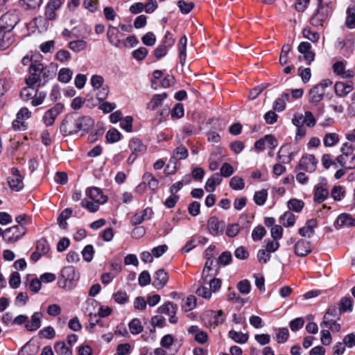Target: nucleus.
Masks as SVG:
<instances>
[{"mask_svg":"<svg viewBox=\"0 0 355 355\" xmlns=\"http://www.w3.org/2000/svg\"><path fill=\"white\" fill-rule=\"evenodd\" d=\"M355 146L345 142L340 148L341 155L336 157L338 164L345 169L355 168Z\"/></svg>","mask_w":355,"mask_h":355,"instance_id":"1","label":"nucleus"},{"mask_svg":"<svg viewBox=\"0 0 355 355\" xmlns=\"http://www.w3.org/2000/svg\"><path fill=\"white\" fill-rule=\"evenodd\" d=\"M78 278L79 275L76 272L74 267L66 266L60 272L58 281V286L66 290H71L74 286L73 282L78 281Z\"/></svg>","mask_w":355,"mask_h":355,"instance_id":"2","label":"nucleus"},{"mask_svg":"<svg viewBox=\"0 0 355 355\" xmlns=\"http://www.w3.org/2000/svg\"><path fill=\"white\" fill-rule=\"evenodd\" d=\"M30 76L26 79V83L28 86H33L37 83H41L42 76L44 79L47 76V71L43 64L39 62L31 64L29 67Z\"/></svg>","mask_w":355,"mask_h":355,"instance_id":"3","label":"nucleus"},{"mask_svg":"<svg viewBox=\"0 0 355 355\" xmlns=\"http://www.w3.org/2000/svg\"><path fill=\"white\" fill-rule=\"evenodd\" d=\"M189 155L188 150L186 147L180 145L175 148L173 155L169 161L168 164L165 168L167 174H173L176 171V160H182L186 159Z\"/></svg>","mask_w":355,"mask_h":355,"instance_id":"4","label":"nucleus"},{"mask_svg":"<svg viewBox=\"0 0 355 355\" xmlns=\"http://www.w3.org/2000/svg\"><path fill=\"white\" fill-rule=\"evenodd\" d=\"M26 233V227L12 226L4 230L3 240L8 243H15Z\"/></svg>","mask_w":355,"mask_h":355,"instance_id":"5","label":"nucleus"},{"mask_svg":"<svg viewBox=\"0 0 355 355\" xmlns=\"http://www.w3.org/2000/svg\"><path fill=\"white\" fill-rule=\"evenodd\" d=\"M206 326L216 327L222 324L225 320V315L223 311H209L202 318Z\"/></svg>","mask_w":355,"mask_h":355,"instance_id":"6","label":"nucleus"},{"mask_svg":"<svg viewBox=\"0 0 355 355\" xmlns=\"http://www.w3.org/2000/svg\"><path fill=\"white\" fill-rule=\"evenodd\" d=\"M329 196V189L327 182L325 179H322L318 184L315 185L313 189V200L315 202L321 203L324 202Z\"/></svg>","mask_w":355,"mask_h":355,"instance_id":"7","label":"nucleus"},{"mask_svg":"<svg viewBox=\"0 0 355 355\" xmlns=\"http://www.w3.org/2000/svg\"><path fill=\"white\" fill-rule=\"evenodd\" d=\"M60 131L64 136L76 134L78 132L76 118L73 115H68L63 119Z\"/></svg>","mask_w":355,"mask_h":355,"instance_id":"8","label":"nucleus"},{"mask_svg":"<svg viewBox=\"0 0 355 355\" xmlns=\"http://www.w3.org/2000/svg\"><path fill=\"white\" fill-rule=\"evenodd\" d=\"M19 22L17 15L14 12H6L0 18V28L8 32H12Z\"/></svg>","mask_w":355,"mask_h":355,"instance_id":"9","label":"nucleus"},{"mask_svg":"<svg viewBox=\"0 0 355 355\" xmlns=\"http://www.w3.org/2000/svg\"><path fill=\"white\" fill-rule=\"evenodd\" d=\"M64 106L61 103H57L49 109L43 115L42 121L46 126L53 125L56 117L63 111Z\"/></svg>","mask_w":355,"mask_h":355,"instance_id":"10","label":"nucleus"},{"mask_svg":"<svg viewBox=\"0 0 355 355\" xmlns=\"http://www.w3.org/2000/svg\"><path fill=\"white\" fill-rule=\"evenodd\" d=\"M318 164V160L313 155H305L302 157L298 164V168L309 173L313 172Z\"/></svg>","mask_w":355,"mask_h":355,"instance_id":"11","label":"nucleus"},{"mask_svg":"<svg viewBox=\"0 0 355 355\" xmlns=\"http://www.w3.org/2000/svg\"><path fill=\"white\" fill-rule=\"evenodd\" d=\"M8 183L10 188L15 191H19L24 188L23 178L17 168H12V175L8 178Z\"/></svg>","mask_w":355,"mask_h":355,"instance_id":"12","label":"nucleus"},{"mask_svg":"<svg viewBox=\"0 0 355 355\" xmlns=\"http://www.w3.org/2000/svg\"><path fill=\"white\" fill-rule=\"evenodd\" d=\"M327 10V8L318 6L317 10L313 13L310 19L311 24L314 26H322L324 22L330 15L328 14Z\"/></svg>","mask_w":355,"mask_h":355,"instance_id":"13","label":"nucleus"},{"mask_svg":"<svg viewBox=\"0 0 355 355\" xmlns=\"http://www.w3.org/2000/svg\"><path fill=\"white\" fill-rule=\"evenodd\" d=\"M207 227L211 235L216 236L223 232L225 223L224 221L220 220L217 217L211 216L208 220Z\"/></svg>","mask_w":355,"mask_h":355,"instance_id":"14","label":"nucleus"},{"mask_svg":"<svg viewBox=\"0 0 355 355\" xmlns=\"http://www.w3.org/2000/svg\"><path fill=\"white\" fill-rule=\"evenodd\" d=\"M62 6L61 0H50L46 7L44 16L47 20L52 21L56 19L55 11Z\"/></svg>","mask_w":355,"mask_h":355,"instance_id":"15","label":"nucleus"},{"mask_svg":"<svg viewBox=\"0 0 355 355\" xmlns=\"http://www.w3.org/2000/svg\"><path fill=\"white\" fill-rule=\"evenodd\" d=\"M294 251L295 254L298 257H306L312 251L311 243L304 239H300L295 243Z\"/></svg>","mask_w":355,"mask_h":355,"instance_id":"16","label":"nucleus"},{"mask_svg":"<svg viewBox=\"0 0 355 355\" xmlns=\"http://www.w3.org/2000/svg\"><path fill=\"white\" fill-rule=\"evenodd\" d=\"M86 194L92 200L97 204L103 205L107 201V197L103 195L101 189L97 187L87 189Z\"/></svg>","mask_w":355,"mask_h":355,"instance_id":"17","label":"nucleus"},{"mask_svg":"<svg viewBox=\"0 0 355 355\" xmlns=\"http://www.w3.org/2000/svg\"><path fill=\"white\" fill-rule=\"evenodd\" d=\"M168 275L164 269L157 270L153 277V285L157 289L162 288L168 280Z\"/></svg>","mask_w":355,"mask_h":355,"instance_id":"18","label":"nucleus"},{"mask_svg":"<svg viewBox=\"0 0 355 355\" xmlns=\"http://www.w3.org/2000/svg\"><path fill=\"white\" fill-rule=\"evenodd\" d=\"M153 212L150 208H146L142 211L137 212L130 220L132 225H137L143 223V221L149 220Z\"/></svg>","mask_w":355,"mask_h":355,"instance_id":"19","label":"nucleus"},{"mask_svg":"<svg viewBox=\"0 0 355 355\" xmlns=\"http://www.w3.org/2000/svg\"><path fill=\"white\" fill-rule=\"evenodd\" d=\"M355 37L353 35H348L343 41H339L337 48L341 51L345 55H349L354 49Z\"/></svg>","mask_w":355,"mask_h":355,"instance_id":"20","label":"nucleus"},{"mask_svg":"<svg viewBox=\"0 0 355 355\" xmlns=\"http://www.w3.org/2000/svg\"><path fill=\"white\" fill-rule=\"evenodd\" d=\"M294 153L291 151L290 145L282 146L277 153V159L282 163H289L293 159Z\"/></svg>","mask_w":355,"mask_h":355,"instance_id":"21","label":"nucleus"},{"mask_svg":"<svg viewBox=\"0 0 355 355\" xmlns=\"http://www.w3.org/2000/svg\"><path fill=\"white\" fill-rule=\"evenodd\" d=\"M42 315L40 312H35L30 321L27 320L25 324L26 329L29 331H35L37 330L42 324Z\"/></svg>","mask_w":355,"mask_h":355,"instance_id":"22","label":"nucleus"},{"mask_svg":"<svg viewBox=\"0 0 355 355\" xmlns=\"http://www.w3.org/2000/svg\"><path fill=\"white\" fill-rule=\"evenodd\" d=\"M324 95V92L321 87L316 85L309 91V101L316 105L322 100Z\"/></svg>","mask_w":355,"mask_h":355,"instance_id":"23","label":"nucleus"},{"mask_svg":"<svg viewBox=\"0 0 355 355\" xmlns=\"http://www.w3.org/2000/svg\"><path fill=\"white\" fill-rule=\"evenodd\" d=\"M14 41L12 32H8L0 28V49H6Z\"/></svg>","mask_w":355,"mask_h":355,"instance_id":"24","label":"nucleus"},{"mask_svg":"<svg viewBox=\"0 0 355 355\" xmlns=\"http://www.w3.org/2000/svg\"><path fill=\"white\" fill-rule=\"evenodd\" d=\"M119 31L118 30L117 28L113 26H110L108 27L107 32L108 41L112 45L116 47H119L121 43V40L119 39Z\"/></svg>","mask_w":355,"mask_h":355,"instance_id":"25","label":"nucleus"},{"mask_svg":"<svg viewBox=\"0 0 355 355\" xmlns=\"http://www.w3.org/2000/svg\"><path fill=\"white\" fill-rule=\"evenodd\" d=\"M128 147L132 153L137 155L144 153L146 150V146L137 138L130 139L128 144Z\"/></svg>","mask_w":355,"mask_h":355,"instance_id":"26","label":"nucleus"},{"mask_svg":"<svg viewBox=\"0 0 355 355\" xmlns=\"http://www.w3.org/2000/svg\"><path fill=\"white\" fill-rule=\"evenodd\" d=\"M167 94L165 92L154 95L148 103L147 108L151 110H155L162 105L163 101L167 98Z\"/></svg>","mask_w":355,"mask_h":355,"instance_id":"27","label":"nucleus"},{"mask_svg":"<svg viewBox=\"0 0 355 355\" xmlns=\"http://www.w3.org/2000/svg\"><path fill=\"white\" fill-rule=\"evenodd\" d=\"M336 224L340 227H353L355 226V219L349 214H342L338 217Z\"/></svg>","mask_w":355,"mask_h":355,"instance_id":"28","label":"nucleus"},{"mask_svg":"<svg viewBox=\"0 0 355 355\" xmlns=\"http://www.w3.org/2000/svg\"><path fill=\"white\" fill-rule=\"evenodd\" d=\"M334 89L336 95L339 96H344L351 92L353 87L350 83L337 82L334 85Z\"/></svg>","mask_w":355,"mask_h":355,"instance_id":"29","label":"nucleus"},{"mask_svg":"<svg viewBox=\"0 0 355 355\" xmlns=\"http://www.w3.org/2000/svg\"><path fill=\"white\" fill-rule=\"evenodd\" d=\"M76 121L78 131H87L94 125L93 119L88 116L77 117Z\"/></svg>","mask_w":355,"mask_h":355,"instance_id":"30","label":"nucleus"},{"mask_svg":"<svg viewBox=\"0 0 355 355\" xmlns=\"http://www.w3.org/2000/svg\"><path fill=\"white\" fill-rule=\"evenodd\" d=\"M222 178L219 173H214L206 182L205 189L207 192H213L216 189V186L221 183Z\"/></svg>","mask_w":355,"mask_h":355,"instance_id":"31","label":"nucleus"},{"mask_svg":"<svg viewBox=\"0 0 355 355\" xmlns=\"http://www.w3.org/2000/svg\"><path fill=\"white\" fill-rule=\"evenodd\" d=\"M187 39L185 35L182 36L178 42V51H179V58L180 62L182 65H184L186 61L187 58Z\"/></svg>","mask_w":355,"mask_h":355,"instance_id":"32","label":"nucleus"},{"mask_svg":"<svg viewBox=\"0 0 355 355\" xmlns=\"http://www.w3.org/2000/svg\"><path fill=\"white\" fill-rule=\"evenodd\" d=\"M200 286L196 290V294L202 297L205 299H210L211 296V290L210 289V287L209 286V284H207V282H205V279H201L200 282Z\"/></svg>","mask_w":355,"mask_h":355,"instance_id":"33","label":"nucleus"},{"mask_svg":"<svg viewBox=\"0 0 355 355\" xmlns=\"http://www.w3.org/2000/svg\"><path fill=\"white\" fill-rule=\"evenodd\" d=\"M19 3L24 10H34L41 6L42 0H19Z\"/></svg>","mask_w":355,"mask_h":355,"instance_id":"34","label":"nucleus"},{"mask_svg":"<svg viewBox=\"0 0 355 355\" xmlns=\"http://www.w3.org/2000/svg\"><path fill=\"white\" fill-rule=\"evenodd\" d=\"M178 306L175 304L171 302H168L160 306L157 309V312L161 314L171 315V313H176Z\"/></svg>","mask_w":355,"mask_h":355,"instance_id":"35","label":"nucleus"},{"mask_svg":"<svg viewBox=\"0 0 355 355\" xmlns=\"http://www.w3.org/2000/svg\"><path fill=\"white\" fill-rule=\"evenodd\" d=\"M339 141V135L335 132L327 133L323 139V143L326 147H332L336 145Z\"/></svg>","mask_w":355,"mask_h":355,"instance_id":"36","label":"nucleus"},{"mask_svg":"<svg viewBox=\"0 0 355 355\" xmlns=\"http://www.w3.org/2000/svg\"><path fill=\"white\" fill-rule=\"evenodd\" d=\"M37 350L38 347L29 341L21 348L19 355H35L37 354Z\"/></svg>","mask_w":355,"mask_h":355,"instance_id":"37","label":"nucleus"},{"mask_svg":"<svg viewBox=\"0 0 355 355\" xmlns=\"http://www.w3.org/2000/svg\"><path fill=\"white\" fill-rule=\"evenodd\" d=\"M72 214V210L69 208L64 209L58 217V223L60 228L66 229L67 227V220Z\"/></svg>","mask_w":355,"mask_h":355,"instance_id":"38","label":"nucleus"},{"mask_svg":"<svg viewBox=\"0 0 355 355\" xmlns=\"http://www.w3.org/2000/svg\"><path fill=\"white\" fill-rule=\"evenodd\" d=\"M345 25L348 28H355V8L349 7L346 11Z\"/></svg>","mask_w":355,"mask_h":355,"instance_id":"39","label":"nucleus"},{"mask_svg":"<svg viewBox=\"0 0 355 355\" xmlns=\"http://www.w3.org/2000/svg\"><path fill=\"white\" fill-rule=\"evenodd\" d=\"M288 329L287 328H280L277 330L273 338L277 343L282 344L285 343L288 340Z\"/></svg>","mask_w":355,"mask_h":355,"instance_id":"40","label":"nucleus"},{"mask_svg":"<svg viewBox=\"0 0 355 355\" xmlns=\"http://www.w3.org/2000/svg\"><path fill=\"white\" fill-rule=\"evenodd\" d=\"M279 220L284 227H291L295 223V217L293 213L287 211L280 216Z\"/></svg>","mask_w":355,"mask_h":355,"instance_id":"41","label":"nucleus"},{"mask_svg":"<svg viewBox=\"0 0 355 355\" xmlns=\"http://www.w3.org/2000/svg\"><path fill=\"white\" fill-rule=\"evenodd\" d=\"M73 72L69 68H62L59 70L58 79L63 83H69L72 78Z\"/></svg>","mask_w":355,"mask_h":355,"instance_id":"42","label":"nucleus"},{"mask_svg":"<svg viewBox=\"0 0 355 355\" xmlns=\"http://www.w3.org/2000/svg\"><path fill=\"white\" fill-rule=\"evenodd\" d=\"M87 46V43L83 40H78L70 42L68 47L74 52H80L85 50Z\"/></svg>","mask_w":355,"mask_h":355,"instance_id":"43","label":"nucleus"},{"mask_svg":"<svg viewBox=\"0 0 355 355\" xmlns=\"http://www.w3.org/2000/svg\"><path fill=\"white\" fill-rule=\"evenodd\" d=\"M54 349L58 355H72L71 349L63 341L55 343Z\"/></svg>","mask_w":355,"mask_h":355,"instance_id":"44","label":"nucleus"},{"mask_svg":"<svg viewBox=\"0 0 355 355\" xmlns=\"http://www.w3.org/2000/svg\"><path fill=\"white\" fill-rule=\"evenodd\" d=\"M229 336L236 343L243 344L245 343L248 340V335L241 332H238L234 330L229 331Z\"/></svg>","mask_w":355,"mask_h":355,"instance_id":"45","label":"nucleus"},{"mask_svg":"<svg viewBox=\"0 0 355 355\" xmlns=\"http://www.w3.org/2000/svg\"><path fill=\"white\" fill-rule=\"evenodd\" d=\"M142 180L145 181L146 185L152 190L155 191L157 189L159 181L155 179L150 173H146L142 177Z\"/></svg>","mask_w":355,"mask_h":355,"instance_id":"46","label":"nucleus"},{"mask_svg":"<svg viewBox=\"0 0 355 355\" xmlns=\"http://www.w3.org/2000/svg\"><path fill=\"white\" fill-rule=\"evenodd\" d=\"M268 198V191L266 189H262L261 191H256L254 195V201L256 205L259 206L263 205Z\"/></svg>","mask_w":355,"mask_h":355,"instance_id":"47","label":"nucleus"},{"mask_svg":"<svg viewBox=\"0 0 355 355\" xmlns=\"http://www.w3.org/2000/svg\"><path fill=\"white\" fill-rule=\"evenodd\" d=\"M202 279H205V282H207V284H209L212 292L217 291L221 286V281L219 279L211 278L209 275L202 277Z\"/></svg>","mask_w":355,"mask_h":355,"instance_id":"48","label":"nucleus"},{"mask_svg":"<svg viewBox=\"0 0 355 355\" xmlns=\"http://www.w3.org/2000/svg\"><path fill=\"white\" fill-rule=\"evenodd\" d=\"M71 58V53L65 49L59 50L55 55V59L62 63L68 62Z\"/></svg>","mask_w":355,"mask_h":355,"instance_id":"49","label":"nucleus"},{"mask_svg":"<svg viewBox=\"0 0 355 355\" xmlns=\"http://www.w3.org/2000/svg\"><path fill=\"white\" fill-rule=\"evenodd\" d=\"M230 186L234 190H242L245 187V182L241 178L234 176L230 180Z\"/></svg>","mask_w":355,"mask_h":355,"instance_id":"50","label":"nucleus"},{"mask_svg":"<svg viewBox=\"0 0 355 355\" xmlns=\"http://www.w3.org/2000/svg\"><path fill=\"white\" fill-rule=\"evenodd\" d=\"M130 331L132 334H139L143 331L140 320L137 318L132 320L129 323Z\"/></svg>","mask_w":355,"mask_h":355,"instance_id":"51","label":"nucleus"},{"mask_svg":"<svg viewBox=\"0 0 355 355\" xmlns=\"http://www.w3.org/2000/svg\"><path fill=\"white\" fill-rule=\"evenodd\" d=\"M36 250L43 255L47 254L50 250V245L47 240L44 238L38 240L36 244Z\"/></svg>","mask_w":355,"mask_h":355,"instance_id":"52","label":"nucleus"},{"mask_svg":"<svg viewBox=\"0 0 355 355\" xmlns=\"http://www.w3.org/2000/svg\"><path fill=\"white\" fill-rule=\"evenodd\" d=\"M35 90L33 88V86H28L22 89L20 92V96L24 101L33 100Z\"/></svg>","mask_w":355,"mask_h":355,"instance_id":"53","label":"nucleus"},{"mask_svg":"<svg viewBox=\"0 0 355 355\" xmlns=\"http://www.w3.org/2000/svg\"><path fill=\"white\" fill-rule=\"evenodd\" d=\"M121 133L115 128H112L107 131L106 134V139L109 143H115L121 139Z\"/></svg>","mask_w":355,"mask_h":355,"instance_id":"54","label":"nucleus"},{"mask_svg":"<svg viewBox=\"0 0 355 355\" xmlns=\"http://www.w3.org/2000/svg\"><path fill=\"white\" fill-rule=\"evenodd\" d=\"M304 207V202L295 198L291 199L288 202V207L290 210L295 212H300Z\"/></svg>","mask_w":355,"mask_h":355,"instance_id":"55","label":"nucleus"},{"mask_svg":"<svg viewBox=\"0 0 355 355\" xmlns=\"http://www.w3.org/2000/svg\"><path fill=\"white\" fill-rule=\"evenodd\" d=\"M196 306V299L194 296H189L182 303V307L184 311L193 310Z\"/></svg>","mask_w":355,"mask_h":355,"instance_id":"56","label":"nucleus"},{"mask_svg":"<svg viewBox=\"0 0 355 355\" xmlns=\"http://www.w3.org/2000/svg\"><path fill=\"white\" fill-rule=\"evenodd\" d=\"M46 96V92L35 90L33 98L31 101L32 105L37 106L41 105L44 102V100L45 99Z\"/></svg>","mask_w":355,"mask_h":355,"instance_id":"57","label":"nucleus"},{"mask_svg":"<svg viewBox=\"0 0 355 355\" xmlns=\"http://www.w3.org/2000/svg\"><path fill=\"white\" fill-rule=\"evenodd\" d=\"M331 196L334 200H341L345 196L344 188L340 186H335L331 190Z\"/></svg>","mask_w":355,"mask_h":355,"instance_id":"58","label":"nucleus"},{"mask_svg":"<svg viewBox=\"0 0 355 355\" xmlns=\"http://www.w3.org/2000/svg\"><path fill=\"white\" fill-rule=\"evenodd\" d=\"M266 234V231L265 228L261 225H259L252 230V238L255 241H260L263 239Z\"/></svg>","mask_w":355,"mask_h":355,"instance_id":"59","label":"nucleus"},{"mask_svg":"<svg viewBox=\"0 0 355 355\" xmlns=\"http://www.w3.org/2000/svg\"><path fill=\"white\" fill-rule=\"evenodd\" d=\"M82 256L83 259L87 262H90L94 254V250L92 245H87L82 250Z\"/></svg>","mask_w":355,"mask_h":355,"instance_id":"60","label":"nucleus"},{"mask_svg":"<svg viewBox=\"0 0 355 355\" xmlns=\"http://www.w3.org/2000/svg\"><path fill=\"white\" fill-rule=\"evenodd\" d=\"M268 85V83H263L254 87L250 91L249 98L252 100L255 99Z\"/></svg>","mask_w":355,"mask_h":355,"instance_id":"61","label":"nucleus"},{"mask_svg":"<svg viewBox=\"0 0 355 355\" xmlns=\"http://www.w3.org/2000/svg\"><path fill=\"white\" fill-rule=\"evenodd\" d=\"M352 307V301L349 297H343L340 302V307L338 308L341 313L346 311H351Z\"/></svg>","mask_w":355,"mask_h":355,"instance_id":"62","label":"nucleus"},{"mask_svg":"<svg viewBox=\"0 0 355 355\" xmlns=\"http://www.w3.org/2000/svg\"><path fill=\"white\" fill-rule=\"evenodd\" d=\"M15 221L18 225L16 226L26 227V225L31 223V217L26 214H21L15 218Z\"/></svg>","mask_w":355,"mask_h":355,"instance_id":"63","label":"nucleus"},{"mask_svg":"<svg viewBox=\"0 0 355 355\" xmlns=\"http://www.w3.org/2000/svg\"><path fill=\"white\" fill-rule=\"evenodd\" d=\"M178 6L182 14H188L191 11L194 7V4L191 2L187 3L184 0H180L178 2Z\"/></svg>","mask_w":355,"mask_h":355,"instance_id":"64","label":"nucleus"}]
</instances>
